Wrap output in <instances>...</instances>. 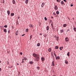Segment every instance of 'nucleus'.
Masks as SVG:
<instances>
[{"label":"nucleus","mask_w":76,"mask_h":76,"mask_svg":"<svg viewBox=\"0 0 76 76\" xmlns=\"http://www.w3.org/2000/svg\"><path fill=\"white\" fill-rule=\"evenodd\" d=\"M33 56L35 57V61H39V59H40V56L38 54H36L35 53H34L33 54Z\"/></svg>","instance_id":"f257e3e1"},{"label":"nucleus","mask_w":76,"mask_h":76,"mask_svg":"<svg viewBox=\"0 0 76 76\" xmlns=\"http://www.w3.org/2000/svg\"><path fill=\"white\" fill-rule=\"evenodd\" d=\"M53 15L54 16H55V17L56 18V17H57V16H58L57 15V14H56L55 13V12H53Z\"/></svg>","instance_id":"f03ea898"},{"label":"nucleus","mask_w":76,"mask_h":76,"mask_svg":"<svg viewBox=\"0 0 76 76\" xmlns=\"http://www.w3.org/2000/svg\"><path fill=\"white\" fill-rule=\"evenodd\" d=\"M54 9L55 10H57V9H58V7H57V5L55 6Z\"/></svg>","instance_id":"7ed1b4c3"},{"label":"nucleus","mask_w":76,"mask_h":76,"mask_svg":"<svg viewBox=\"0 0 76 76\" xmlns=\"http://www.w3.org/2000/svg\"><path fill=\"white\" fill-rule=\"evenodd\" d=\"M44 5H45V3H44V2L42 3V5H41L42 7H44Z\"/></svg>","instance_id":"20e7f679"},{"label":"nucleus","mask_w":76,"mask_h":76,"mask_svg":"<svg viewBox=\"0 0 76 76\" xmlns=\"http://www.w3.org/2000/svg\"><path fill=\"white\" fill-rule=\"evenodd\" d=\"M65 41H66V42H68V41H69V38H68L67 37H66L65 38Z\"/></svg>","instance_id":"39448f33"},{"label":"nucleus","mask_w":76,"mask_h":76,"mask_svg":"<svg viewBox=\"0 0 76 76\" xmlns=\"http://www.w3.org/2000/svg\"><path fill=\"white\" fill-rule=\"evenodd\" d=\"M7 13L8 14V16H9L10 15V11L9 10L7 11Z\"/></svg>","instance_id":"423d86ee"},{"label":"nucleus","mask_w":76,"mask_h":76,"mask_svg":"<svg viewBox=\"0 0 76 76\" xmlns=\"http://www.w3.org/2000/svg\"><path fill=\"white\" fill-rule=\"evenodd\" d=\"M15 34L16 35H18V30L16 31Z\"/></svg>","instance_id":"0eeeda50"},{"label":"nucleus","mask_w":76,"mask_h":76,"mask_svg":"<svg viewBox=\"0 0 76 76\" xmlns=\"http://www.w3.org/2000/svg\"><path fill=\"white\" fill-rule=\"evenodd\" d=\"M28 2H29L28 0H26L25 1V3H26V4H28Z\"/></svg>","instance_id":"6e6552de"},{"label":"nucleus","mask_w":76,"mask_h":76,"mask_svg":"<svg viewBox=\"0 0 76 76\" xmlns=\"http://www.w3.org/2000/svg\"><path fill=\"white\" fill-rule=\"evenodd\" d=\"M65 63L66 64H68V61L67 60H65Z\"/></svg>","instance_id":"1a4fd4ad"},{"label":"nucleus","mask_w":76,"mask_h":76,"mask_svg":"<svg viewBox=\"0 0 76 76\" xmlns=\"http://www.w3.org/2000/svg\"><path fill=\"white\" fill-rule=\"evenodd\" d=\"M67 24H64L63 25V27H66V26H67Z\"/></svg>","instance_id":"9d476101"},{"label":"nucleus","mask_w":76,"mask_h":76,"mask_svg":"<svg viewBox=\"0 0 76 76\" xmlns=\"http://www.w3.org/2000/svg\"><path fill=\"white\" fill-rule=\"evenodd\" d=\"M48 51L49 52H51V48H49L48 49Z\"/></svg>","instance_id":"9b49d317"},{"label":"nucleus","mask_w":76,"mask_h":76,"mask_svg":"<svg viewBox=\"0 0 76 76\" xmlns=\"http://www.w3.org/2000/svg\"><path fill=\"white\" fill-rule=\"evenodd\" d=\"M12 2L13 4H15L16 3V2L15 1V0H13L12 1Z\"/></svg>","instance_id":"f8f14e48"},{"label":"nucleus","mask_w":76,"mask_h":76,"mask_svg":"<svg viewBox=\"0 0 76 76\" xmlns=\"http://www.w3.org/2000/svg\"><path fill=\"white\" fill-rule=\"evenodd\" d=\"M64 2L63 1L61 2V5L64 4Z\"/></svg>","instance_id":"ddd939ff"},{"label":"nucleus","mask_w":76,"mask_h":76,"mask_svg":"<svg viewBox=\"0 0 76 76\" xmlns=\"http://www.w3.org/2000/svg\"><path fill=\"white\" fill-rule=\"evenodd\" d=\"M15 14H14V13H11V16H14Z\"/></svg>","instance_id":"4468645a"},{"label":"nucleus","mask_w":76,"mask_h":76,"mask_svg":"<svg viewBox=\"0 0 76 76\" xmlns=\"http://www.w3.org/2000/svg\"><path fill=\"white\" fill-rule=\"evenodd\" d=\"M33 26H32V24H31L29 25V27L30 28H32Z\"/></svg>","instance_id":"2eb2a0df"},{"label":"nucleus","mask_w":76,"mask_h":76,"mask_svg":"<svg viewBox=\"0 0 76 76\" xmlns=\"http://www.w3.org/2000/svg\"><path fill=\"white\" fill-rule=\"evenodd\" d=\"M46 29L47 31H48V30H49V26H47L46 28Z\"/></svg>","instance_id":"dca6fc26"},{"label":"nucleus","mask_w":76,"mask_h":76,"mask_svg":"<svg viewBox=\"0 0 76 76\" xmlns=\"http://www.w3.org/2000/svg\"><path fill=\"white\" fill-rule=\"evenodd\" d=\"M32 35H31L30 36V39H32Z\"/></svg>","instance_id":"f3484780"},{"label":"nucleus","mask_w":76,"mask_h":76,"mask_svg":"<svg viewBox=\"0 0 76 76\" xmlns=\"http://www.w3.org/2000/svg\"><path fill=\"white\" fill-rule=\"evenodd\" d=\"M29 63L30 64H33V63H34V62H33V61H30Z\"/></svg>","instance_id":"a211bd4d"},{"label":"nucleus","mask_w":76,"mask_h":76,"mask_svg":"<svg viewBox=\"0 0 76 76\" xmlns=\"http://www.w3.org/2000/svg\"><path fill=\"white\" fill-rule=\"evenodd\" d=\"M37 47H39V46H40V43H37Z\"/></svg>","instance_id":"6ab92c4d"},{"label":"nucleus","mask_w":76,"mask_h":76,"mask_svg":"<svg viewBox=\"0 0 76 76\" xmlns=\"http://www.w3.org/2000/svg\"><path fill=\"white\" fill-rule=\"evenodd\" d=\"M52 66H54V61H52Z\"/></svg>","instance_id":"aec40b11"},{"label":"nucleus","mask_w":76,"mask_h":76,"mask_svg":"<svg viewBox=\"0 0 76 76\" xmlns=\"http://www.w3.org/2000/svg\"><path fill=\"white\" fill-rule=\"evenodd\" d=\"M41 60H42V61H44V57H42L41 58Z\"/></svg>","instance_id":"412c9836"},{"label":"nucleus","mask_w":76,"mask_h":76,"mask_svg":"<svg viewBox=\"0 0 76 76\" xmlns=\"http://www.w3.org/2000/svg\"><path fill=\"white\" fill-rule=\"evenodd\" d=\"M56 13L57 15H59V12H58V11H57L56 12Z\"/></svg>","instance_id":"4be33fe9"},{"label":"nucleus","mask_w":76,"mask_h":76,"mask_svg":"<svg viewBox=\"0 0 76 76\" xmlns=\"http://www.w3.org/2000/svg\"><path fill=\"white\" fill-rule=\"evenodd\" d=\"M28 30H29V29H28V28H27L26 30V32H28Z\"/></svg>","instance_id":"5701e85b"},{"label":"nucleus","mask_w":76,"mask_h":76,"mask_svg":"<svg viewBox=\"0 0 76 76\" xmlns=\"http://www.w3.org/2000/svg\"><path fill=\"white\" fill-rule=\"evenodd\" d=\"M4 32H7V30L6 29H4Z\"/></svg>","instance_id":"b1692460"},{"label":"nucleus","mask_w":76,"mask_h":76,"mask_svg":"<svg viewBox=\"0 0 76 76\" xmlns=\"http://www.w3.org/2000/svg\"><path fill=\"white\" fill-rule=\"evenodd\" d=\"M63 48V47H61L60 48V49L61 50H62Z\"/></svg>","instance_id":"393cba45"},{"label":"nucleus","mask_w":76,"mask_h":76,"mask_svg":"<svg viewBox=\"0 0 76 76\" xmlns=\"http://www.w3.org/2000/svg\"><path fill=\"white\" fill-rule=\"evenodd\" d=\"M1 1L2 3H4V0H1Z\"/></svg>","instance_id":"a878e982"},{"label":"nucleus","mask_w":76,"mask_h":76,"mask_svg":"<svg viewBox=\"0 0 76 76\" xmlns=\"http://www.w3.org/2000/svg\"><path fill=\"white\" fill-rule=\"evenodd\" d=\"M55 48L56 49H58V46H56L55 47Z\"/></svg>","instance_id":"bb28decb"},{"label":"nucleus","mask_w":76,"mask_h":76,"mask_svg":"<svg viewBox=\"0 0 76 76\" xmlns=\"http://www.w3.org/2000/svg\"><path fill=\"white\" fill-rule=\"evenodd\" d=\"M63 30H60V32L61 33H63Z\"/></svg>","instance_id":"cd10ccee"},{"label":"nucleus","mask_w":76,"mask_h":76,"mask_svg":"<svg viewBox=\"0 0 76 76\" xmlns=\"http://www.w3.org/2000/svg\"><path fill=\"white\" fill-rule=\"evenodd\" d=\"M56 40H57V41H58V37H57L56 38Z\"/></svg>","instance_id":"c85d7f7f"},{"label":"nucleus","mask_w":76,"mask_h":76,"mask_svg":"<svg viewBox=\"0 0 76 76\" xmlns=\"http://www.w3.org/2000/svg\"><path fill=\"white\" fill-rule=\"evenodd\" d=\"M69 54H70V52H68L67 54V55L68 56H69Z\"/></svg>","instance_id":"c756f323"},{"label":"nucleus","mask_w":76,"mask_h":76,"mask_svg":"<svg viewBox=\"0 0 76 76\" xmlns=\"http://www.w3.org/2000/svg\"><path fill=\"white\" fill-rule=\"evenodd\" d=\"M54 54L56 57V52H55V51H54Z\"/></svg>","instance_id":"7c9ffc66"},{"label":"nucleus","mask_w":76,"mask_h":76,"mask_svg":"<svg viewBox=\"0 0 76 76\" xmlns=\"http://www.w3.org/2000/svg\"><path fill=\"white\" fill-rule=\"evenodd\" d=\"M51 25L52 28H53V27H54V26H53V24H51Z\"/></svg>","instance_id":"2f4dec72"},{"label":"nucleus","mask_w":76,"mask_h":76,"mask_svg":"<svg viewBox=\"0 0 76 76\" xmlns=\"http://www.w3.org/2000/svg\"><path fill=\"white\" fill-rule=\"evenodd\" d=\"M23 59H24V60H26V59H27V58H26V57H24Z\"/></svg>","instance_id":"473e14b6"},{"label":"nucleus","mask_w":76,"mask_h":76,"mask_svg":"<svg viewBox=\"0 0 76 76\" xmlns=\"http://www.w3.org/2000/svg\"><path fill=\"white\" fill-rule=\"evenodd\" d=\"M40 68H39V67H37V70H39Z\"/></svg>","instance_id":"72a5a7b5"},{"label":"nucleus","mask_w":76,"mask_h":76,"mask_svg":"<svg viewBox=\"0 0 76 76\" xmlns=\"http://www.w3.org/2000/svg\"><path fill=\"white\" fill-rule=\"evenodd\" d=\"M45 20H47V18L46 17H45Z\"/></svg>","instance_id":"f704fd0d"},{"label":"nucleus","mask_w":76,"mask_h":76,"mask_svg":"<svg viewBox=\"0 0 76 76\" xmlns=\"http://www.w3.org/2000/svg\"><path fill=\"white\" fill-rule=\"evenodd\" d=\"M60 1H61V0H57V1L58 2H60Z\"/></svg>","instance_id":"c9c22d12"},{"label":"nucleus","mask_w":76,"mask_h":76,"mask_svg":"<svg viewBox=\"0 0 76 76\" xmlns=\"http://www.w3.org/2000/svg\"><path fill=\"white\" fill-rule=\"evenodd\" d=\"M4 27L5 28H7V25H6L4 26Z\"/></svg>","instance_id":"e433bc0d"},{"label":"nucleus","mask_w":76,"mask_h":76,"mask_svg":"<svg viewBox=\"0 0 76 76\" xmlns=\"http://www.w3.org/2000/svg\"><path fill=\"white\" fill-rule=\"evenodd\" d=\"M74 31H76V28H74Z\"/></svg>","instance_id":"4c0bfd02"},{"label":"nucleus","mask_w":76,"mask_h":76,"mask_svg":"<svg viewBox=\"0 0 76 76\" xmlns=\"http://www.w3.org/2000/svg\"><path fill=\"white\" fill-rule=\"evenodd\" d=\"M24 59H22V63H23L24 62Z\"/></svg>","instance_id":"58836bf2"},{"label":"nucleus","mask_w":76,"mask_h":76,"mask_svg":"<svg viewBox=\"0 0 76 76\" xmlns=\"http://www.w3.org/2000/svg\"><path fill=\"white\" fill-rule=\"evenodd\" d=\"M57 58H58V59H60V57L59 56L57 57Z\"/></svg>","instance_id":"ea45409f"},{"label":"nucleus","mask_w":76,"mask_h":76,"mask_svg":"<svg viewBox=\"0 0 76 76\" xmlns=\"http://www.w3.org/2000/svg\"><path fill=\"white\" fill-rule=\"evenodd\" d=\"M63 1H65V2H67V1H66V0H63Z\"/></svg>","instance_id":"a19ab883"},{"label":"nucleus","mask_w":76,"mask_h":76,"mask_svg":"<svg viewBox=\"0 0 76 76\" xmlns=\"http://www.w3.org/2000/svg\"><path fill=\"white\" fill-rule=\"evenodd\" d=\"M20 54H21V55H22V53L20 52Z\"/></svg>","instance_id":"79ce46f5"},{"label":"nucleus","mask_w":76,"mask_h":76,"mask_svg":"<svg viewBox=\"0 0 76 76\" xmlns=\"http://www.w3.org/2000/svg\"><path fill=\"white\" fill-rule=\"evenodd\" d=\"M73 6V4H71V7H72V6Z\"/></svg>","instance_id":"37998d69"},{"label":"nucleus","mask_w":76,"mask_h":76,"mask_svg":"<svg viewBox=\"0 0 76 76\" xmlns=\"http://www.w3.org/2000/svg\"><path fill=\"white\" fill-rule=\"evenodd\" d=\"M69 31V29H68L66 31V32H68V31Z\"/></svg>","instance_id":"c03bdc74"},{"label":"nucleus","mask_w":76,"mask_h":76,"mask_svg":"<svg viewBox=\"0 0 76 76\" xmlns=\"http://www.w3.org/2000/svg\"><path fill=\"white\" fill-rule=\"evenodd\" d=\"M1 68H0V72H1Z\"/></svg>","instance_id":"a18cd8bd"},{"label":"nucleus","mask_w":76,"mask_h":76,"mask_svg":"<svg viewBox=\"0 0 76 76\" xmlns=\"http://www.w3.org/2000/svg\"><path fill=\"white\" fill-rule=\"evenodd\" d=\"M25 34H23L22 35V36H24V35H25Z\"/></svg>","instance_id":"49530a36"},{"label":"nucleus","mask_w":76,"mask_h":76,"mask_svg":"<svg viewBox=\"0 0 76 76\" xmlns=\"http://www.w3.org/2000/svg\"><path fill=\"white\" fill-rule=\"evenodd\" d=\"M56 60H57V59L58 58H57V57H56Z\"/></svg>","instance_id":"de8ad7c7"},{"label":"nucleus","mask_w":76,"mask_h":76,"mask_svg":"<svg viewBox=\"0 0 76 76\" xmlns=\"http://www.w3.org/2000/svg\"><path fill=\"white\" fill-rule=\"evenodd\" d=\"M20 17H18V19H20Z\"/></svg>","instance_id":"09e8293b"},{"label":"nucleus","mask_w":76,"mask_h":76,"mask_svg":"<svg viewBox=\"0 0 76 76\" xmlns=\"http://www.w3.org/2000/svg\"><path fill=\"white\" fill-rule=\"evenodd\" d=\"M51 18H52V19H53V17H51Z\"/></svg>","instance_id":"8fccbe9b"},{"label":"nucleus","mask_w":76,"mask_h":76,"mask_svg":"<svg viewBox=\"0 0 76 76\" xmlns=\"http://www.w3.org/2000/svg\"><path fill=\"white\" fill-rule=\"evenodd\" d=\"M40 35H42V34H40Z\"/></svg>","instance_id":"3c124183"},{"label":"nucleus","mask_w":76,"mask_h":76,"mask_svg":"<svg viewBox=\"0 0 76 76\" xmlns=\"http://www.w3.org/2000/svg\"><path fill=\"white\" fill-rule=\"evenodd\" d=\"M1 61H0V63H1Z\"/></svg>","instance_id":"603ef678"},{"label":"nucleus","mask_w":76,"mask_h":76,"mask_svg":"<svg viewBox=\"0 0 76 76\" xmlns=\"http://www.w3.org/2000/svg\"><path fill=\"white\" fill-rule=\"evenodd\" d=\"M17 65H19V64H17Z\"/></svg>","instance_id":"864d4df0"},{"label":"nucleus","mask_w":76,"mask_h":76,"mask_svg":"<svg viewBox=\"0 0 76 76\" xmlns=\"http://www.w3.org/2000/svg\"><path fill=\"white\" fill-rule=\"evenodd\" d=\"M9 32H9V31H8V33H9Z\"/></svg>","instance_id":"5fc2aeb1"},{"label":"nucleus","mask_w":76,"mask_h":76,"mask_svg":"<svg viewBox=\"0 0 76 76\" xmlns=\"http://www.w3.org/2000/svg\"><path fill=\"white\" fill-rule=\"evenodd\" d=\"M73 19H74V18H73Z\"/></svg>","instance_id":"6e6d98bb"},{"label":"nucleus","mask_w":76,"mask_h":76,"mask_svg":"<svg viewBox=\"0 0 76 76\" xmlns=\"http://www.w3.org/2000/svg\"><path fill=\"white\" fill-rule=\"evenodd\" d=\"M23 1H25V0H23Z\"/></svg>","instance_id":"4d7b16f0"},{"label":"nucleus","mask_w":76,"mask_h":76,"mask_svg":"<svg viewBox=\"0 0 76 76\" xmlns=\"http://www.w3.org/2000/svg\"><path fill=\"white\" fill-rule=\"evenodd\" d=\"M19 73H20V72H19Z\"/></svg>","instance_id":"13d9d810"}]
</instances>
